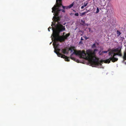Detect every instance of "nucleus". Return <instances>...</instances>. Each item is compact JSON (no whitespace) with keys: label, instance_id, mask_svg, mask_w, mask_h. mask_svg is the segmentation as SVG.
Listing matches in <instances>:
<instances>
[{"label":"nucleus","instance_id":"obj_1","mask_svg":"<svg viewBox=\"0 0 126 126\" xmlns=\"http://www.w3.org/2000/svg\"><path fill=\"white\" fill-rule=\"evenodd\" d=\"M56 4L52 8V12L55 14L56 16L53 17L54 20L58 22L55 29L52 28L53 36L54 38V41L53 45L54 48V52L58 57L63 58V46L60 45L58 42H63V35H60L61 32L63 31V26L59 22L60 18L58 16L60 11L63 12V5L62 0H56Z\"/></svg>","mask_w":126,"mask_h":126},{"label":"nucleus","instance_id":"obj_2","mask_svg":"<svg viewBox=\"0 0 126 126\" xmlns=\"http://www.w3.org/2000/svg\"><path fill=\"white\" fill-rule=\"evenodd\" d=\"M98 51V49H95L92 52L90 50L86 51V53L84 50H75L70 56V58L72 60L75 61V58L72 57L73 54H75L79 56L80 58H82L88 60L91 64L93 66H96L101 65L102 61H99V59L97 58L95 55V52Z\"/></svg>","mask_w":126,"mask_h":126},{"label":"nucleus","instance_id":"obj_3","mask_svg":"<svg viewBox=\"0 0 126 126\" xmlns=\"http://www.w3.org/2000/svg\"><path fill=\"white\" fill-rule=\"evenodd\" d=\"M122 48V47L119 46L117 48L112 49L111 51H110L109 53V56L110 57L108 58V59L104 60L103 61H99H99H102V62L101 63V64H102V63H103V62H104L105 63H110L111 61L113 62L117 61L118 59L115 58V56L116 55H118L120 57L122 56V55L121 51Z\"/></svg>","mask_w":126,"mask_h":126},{"label":"nucleus","instance_id":"obj_4","mask_svg":"<svg viewBox=\"0 0 126 126\" xmlns=\"http://www.w3.org/2000/svg\"><path fill=\"white\" fill-rule=\"evenodd\" d=\"M75 47L74 46H71L70 47H69L68 48V50L70 51V53L72 52L73 51L77 50H75Z\"/></svg>","mask_w":126,"mask_h":126},{"label":"nucleus","instance_id":"obj_5","mask_svg":"<svg viewBox=\"0 0 126 126\" xmlns=\"http://www.w3.org/2000/svg\"><path fill=\"white\" fill-rule=\"evenodd\" d=\"M65 33L63 32V42L65 40L67 39L68 37L70 35V33L66 34L64 35Z\"/></svg>","mask_w":126,"mask_h":126},{"label":"nucleus","instance_id":"obj_6","mask_svg":"<svg viewBox=\"0 0 126 126\" xmlns=\"http://www.w3.org/2000/svg\"><path fill=\"white\" fill-rule=\"evenodd\" d=\"M74 2H73L72 4H71L69 5L68 6H63V9H66L68 8H71L73 5L74 4Z\"/></svg>","mask_w":126,"mask_h":126},{"label":"nucleus","instance_id":"obj_7","mask_svg":"<svg viewBox=\"0 0 126 126\" xmlns=\"http://www.w3.org/2000/svg\"><path fill=\"white\" fill-rule=\"evenodd\" d=\"M64 59V60L65 61L69 62L70 61V58L68 57L67 56H65L63 55V59Z\"/></svg>","mask_w":126,"mask_h":126},{"label":"nucleus","instance_id":"obj_8","mask_svg":"<svg viewBox=\"0 0 126 126\" xmlns=\"http://www.w3.org/2000/svg\"><path fill=\"white\" fill-rule=\"evenodd\" d=\"M81 23H80V24L81 25L85 26V25L88 26V25L85 24V21H84L82 19L81 20Z\"/></svg>","mask_w":126,"mask_h":126},{"label":"nucleus","instance_id":"obj_9","mask_svg":"<svg viewBox=\"0 0 126 126\" xmlns=\"http://www.w3.org/2000/svg\"><path fill=\"white\" fill-rule=\"evenodd\" d=\"M123 57L124 60H126V47L125 51L124 52V54Z\"/></svg>","mask_w":126,"mask_h":126},{"label":"nucleus","instance_id":"obj_10","mask_svg":"<svg viewBox=\"0 0 126 126\" xmlns=\"http://www.w3.org/2000/svg\"><path fill=\"white\" fill-rule=\"evenodd\" d=\"M87 13V12H83L81 13H80V16H82L84 15H85V14L86 13Z\"/></svg>","mask_w":126,"mask_h":126},{"label":"nucleus","instance_id":"obj_11","mask_svg":"<svg viewBox=\"0 0 126 126\" xmlns=\"http://www.w3.org/2000/svg\"><path fill=\"white\" fill-rule=\"evenodd\" d=\"M99 9L97 7V8L96 11L95 12V13L96 14L98 13L99 12Z\"/></svg>","mask_w":126,"mask_h":126},{"label":"nucleus","instance_id":"obj_12","mask_svg":"<svg viewBox=\"0 0 126 126\" xmlns=\"http://www.w3.org/2000/svg\"><path fill=\"white\" fill-rule=\"evenodd\" d=\"M117 34H118V35H119L121 34V32L117 30Z\"/></svg>","mask_w":126,"mask_h":126},{"label":"nucleus","instance_id":"obj_13","mask_svg":"<svg viewBox=\"0 0 126 126\" xmlns=\"http://www.w3.org/2000/svg\"><path fill=\"white\" fill-rule=\"evenodd\" d=\"M92 47L93 48H94L96 47V46L95 44H94L92 46Z\"/></svg>","mask_w":126,"mask_h":126},{"label":"nucleus","instance_id":"obj_14","mask_svg":"<svg viewBox=\"0 0 126 126\" xmlns=\"http://www.w3.org/2000/svg\"><path fill=\"white\" fill-rule=\"evenodd\" d=\"M75 15L76 16H79V14L78 13H76L75 14Z\"/></svg>","mask_w":126,"mask_h":126},{"label":"nucleus","instance_id":"obj_15","mask_svg":"<svg viewBox=\"0 0 126 126\" xmlns=\"http://www.w3.org/2000/svg\"><path fill=\"white\" fill-rule=\"evenodd\" d=\"M84 37L85 38V39L86 40L87 39L89 38L87 37L86 36H84Z\"/></svg>","mask_w":126,"mask_h":126},{"label":"nucleus","instance_id":"obj_16","mask_svg":"<svg viewBox=\"0 0 126 126\" xmlns=\"http://www.w3.org/2000/svg\"><path fill=\"white\" fill-rule=\"evenodd\" d=\"M88 3H86L85 4V3L84 5H83L85 7L87 5V4H88Z\"/></svg>","mask_w":126,"mask_h":126},{"label":"nucleus","instance_id":"obj_17","mask_svg":"<svg viewBox=\"0 0 126 126\" xmlns=\"http://www.w3.org/2000/svg\"><path fill=\"white\" fill-rule=\"evenodd\" d=\"M107 51H103V53H106L107 52Z\"/></svg>","mask_w":126,"mask_h":126},{"label":"nucleus","instance_id":"obj_18","mask_svg":"<svg viewBox=\"0 0 126 126\" xmlns=\"http://www.w3.org/2000/svg\"><path fill=\"white\" fill-rule=\"evenodd\" d=\"M55 23H53V22H52V24L51 25V26H52V25H55Z\"/></svg>","mask_w":126,"mask_h":126},{"label":"nucleus","instance_id":"obj_19","mask_svg":"<svg viewBox=\"0 0 126 126\" xmlns=\"http://www.w3.org/2000/svg\"><path fill=\"white\" fill-rule=\"evenodd\" d=\"M104 54L103 53V51L102 52L99 54V55H102Z\"/></svg>","mask_w":126,"mask_h":126},{"label":"nucleus","instance_id":"obj_20","mask_svg":"<svg viewBox=\"0 0 126 126\" xmlns=\"http://www.w3.org/2000/svg\"><path fill=\"white\" fill-rule=\"evenodd\" d=\"M76 61L78 63H79V60L78 59H77V60H76Z\"/></svg>","mask_w":126,"mask_h":126},{"label":"nucleus","instance_id":"obj_21","mask_svg":"<svg viewBox=\"0 0 126 126\" xmlns=\"http://www.w3.org/2000/svg\"><path fill=\"white\" fill-rule=\"evenodd\" d=\"M63 54H64L65 52V49L63 48Z\"/></svg>","mask_w":126,"mask_h":126},{"label":"nucleus","instance_id":"obj_22","mask_svg":"<svg viewBox=\"0 0 126 126\" xmlns=\"http://www.w3.org/2000/svg\"><path fill=\"white\" fill-rule=\"evenodd\" d=\"M84 6H82L81 7V9H83V8H84Z\"/></svg>","mask_w":126,"mask_h":126},{"label":"nucleus","instance_id":"obj_23","mask_svg":"<svg viewBox=\"0 0 126 126\" xmlns=\"http://www.w3.org/2000/svg\"><path fill=\"white\" fill-rule=\"evenodd\" d=\"M65 26H63V31L65 30Z\"/></svg>","mask_w":126,"mask_h":126},{"label":"nucleus","instance_id":"obj_24","mask_svg":"<svg viewBox=\"0 0 126 126\" xmlns=\"http://www.w3.org/2000/svg\"><path fill=\"white\" fill-rule=\"evenodd\" d=\"M83 40V39L82 38V37H81V40Z\"/></svg>","mask_w":126,"mask_h":126},{"label":"nucleus","instance_id":"obj_25","mask_svg":"<svg viewBox=\"0 0 126 126\" xmlns=\"http://www.w3.org/2000/svg\"><path fill=\"white\" fill-rule=\"evenodd\" d=\"M51 29V27H49L48 28V29Z\"/></svg>","mask_w":126,"mask_h":126},{"label":"nucleus","instance_id":"obj_26","mask_svg":"<svg viewBox=\"0 0 126 126\" xmlns=\"http://www.w3.org/2000/svg\"><path fill=\"white\" fill-rule=\"evenodd\" d=\"M49 31H50V30H49V29H48V30Z\"/></svg>","mask_w":126,"mask_h":126},{"label":"nucleus","instance_id":"obj_27","mask_svg":"<svg viewBox=\"0 0 126 126\" xmlns=\"http://www.w3.org/2000/svg\"><path fill=\"white\" fill-rule=\"evenodd\" d=\"M63 12H65V11H64V10H63Z\"/></svg>","mask_w":126,"mask_h":126},{"label":"nucleus","instance_id":"obj_28","mask_svg":"<svg viewBox=\"0 0 126 126\" xmlns=\"http://www.w3.org/2000/svg\"><path fill=\"white\" fill-rule=\"evenodd\" d=\"M103 0V1H104V0Z\"/></svg>","mask_w":126,"mask_h":126},{"label":"nucleus","instance_id":"obj_29","mask_svg":"<svg viewBox=\"0 0 126 126\" xmlns=\"http://www.w3.org/2000/svg\"><path fill=\"white\" fill-rule=\"evenodd\" d=\"M65 24H63V25H65Z\"/></svg>","mask_w":126,"mask_h":126},{"label":"nucleus","instance_id":"obj_30","mask_svg":"<svg viewBox=\"0 0 126 126\" xmlns=\"http://www.w3.org/2000/svg\"><path fill=\"white\" fill-rule=\"evenodd\" d=\"M100 52V51L99 52V53Z\"/></svg>","mask_w":126,"mask_h":126}]
</instances>
